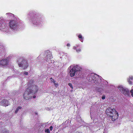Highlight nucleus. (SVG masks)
<instances>
[{
    "instance_id": "nucleus-1",
    "label": "nucleus",
    "mask_w": 133,
    "mask_h": 133,
    "mask_svg": "<svg viewBox=\"0 0 133 133\" xmlns=\"http://www.w3.org/2000/svg\"><path fill=\"white\" fill-rule=\"evenodd\" d=\"M34 88L35 89H33L31 90L30 88H28L26 90L23 95L24 98L26 99H29L32 97V95L36 93L38 90V88L36 86H34Z\"/></svg>"
},
{
    "instance_id": "nucleus-2",
    "label": "nucleus",
    "mask_w": 133,
    "mask_h": 133,
    "mask_svg": "<svg viewBox=\"0 0 133 133\" xmlns=\"http://www.w3.org/2000/svg\"><path fill=\"white\" fill-rule=\"evenodd\" d=\"M106 113L109 116L110 118H111L112 121H114L118 118V113L114 108L111 107L107 109Z\"/></svg>"
},
{
    "instance_id": "nucleus-3",
    "label": "nucleus",
    "mask_w": 133,
    "mask_h": 133,
    "mask_svg": "<svg viewBox=\"0 0 133 133\" xmlns=\"http://www.w3.org/2000/svg\"><path fill=\"white\" fill-rule=\"evenodd\" d=\"M18 61L19 67L22 68L23 69H25L27 67L28 64L27 62L23 58H19Z\"/></svg>"
},
{
    "instance_id": "nucleus-4",
    "label": "nucleus",
    "mask_w": 133,
    "mask_h": 133,
    "mask_svg": "<svg viewBox=\"0 0 133 133\" xmlns=\"http://www.w3.org/2000/svg\"><path fill=\"white\" fill-rule=\"evenodd\" d=\"M0 30L4 32H6L8 30V27L7 25L4 22L3 20H2L3 18L1 17L0 18Z\"/></svg>"
},
{
    "instance_id": "nucleus-5",
    "label": "nucleus",
    "mask_w": 133,
    "mask_h": 133,
    "mask_svg": "<svg viewBox=\"0 0 133 133\" xmlns=\"http://www.w3.org/2000/svg\"><path fill=\"white\" fill-rule=\"evenodd\" d=\"M29 18L30 19H33V23L35 25H37L39 24V20L40 19L37 17H34V14L32 13H30L29 14Z\"/></svg>"
},
{
    "instance_id": "nucleus-6",
    "label": "nucleus",
    "mask_w": 133,
    "mask_h": 133,
    "mask_svg": "<svg viewBox=\"0 0 133 133\" xmlns=\"http://www.w3.org/2000/svg\"><path fill=\"white\" fill-rule=\"evenodd\" d=\"M118 88L121 92L126 96H128L129 94V91L128 89L124 88L122 86H119Z\"/></svg>"
},
{
    "instance_id": "nucleus-7",
    "label": "nucleus",
    "mask_w": 133,
    "mask_h": 133,
    "mask_svg": "<svg viewBox=\"0 0 133 133\" xmlns=\"http://www.w3.org/2000/svg\"><path fill=\"white\" fill-rule=\"evenodd\" d=\"M9 23L10 28L13 30L16 29L18 26L17 22L14 20L10 21Z\"/></svg>"
},
{
    "instance_id": "nucleus-8",
    "label": "nucleus",
    "mask_w": 133,
    "mask_h": 133,
    "mask_svg": "<svg viewBox=\"0 0 133 133\" xmlns=\"http://www.w3.org/2000/svg\"><path fill=\"white\" fill-rule=\"evenodd\" d=\"M45 55H46V56L45 58V59L46 60L51 59L52 58L51 53L49 50L46 51Z\"/></svg>"
},
{
    "instance_id": "nucleus-9",
    "label": "nucleus",
    "mask_w": 133,
    "mask_h": 133,
    "mask_svg": "<svg viewBox=\"0 0 133 133\" xmlns=\"http://www.w3.org/2000/svg\"><path fill=\"white\" fill-rule=\"evenodd\" d=\"M8 63V61L7 59H4L0 61V65L2 66L7 65Z\"/></svg>"
},
{
    "instance_id": "nucleus-10",
    "label": "nucleus",
    "mask_w": 133,
    "mask_h": 133,
    "mask_svg": "<svg viewBox=\"0 0 133 133\" xmlns=\"http://www.w3.org/2000/svg\"><path fill=\"white\" fill-rule=\"evenodd\" d=\"M97 75L94 74H91V76H92L93 83H96L97 82V78L98 76Z\"/></svg>"
},
{
    "instance_id": "nucleus-11",
    "label": "nucleus",
    "mask_w": 133,
    "mask_h": 133,
    "mask_svg": "<svg viewBox=\"0 0 133 133\" xmlns=\"http://www.w3.org/2000/svg\"><path fill=\"white\" fill-rule=\"evenodd\" d=\"M75 67H73L72 69L70 70L69 72L70 76L71 77L75 76V73L76 71L75 70Z\"/></svg>"
},
{
    "instance_id": "nucleus-12",
    "label": "nucleus",
    "mask_w": 133,
    "mask_h": 133,
    "mask_svg": "<svg viewBox=\"0 0 133 133\" xmlns=\"http://www.w3.org/2000/svg\"><path fill=\"white\" fill-rule=\"evenodd\" d=\"M1 105L3 106H6L9 105L8 100L6 99L3 100L1 102Z\"/></svg>"
},
{
    "instance_id": "nucleus-13",
    "label": "nucleus",
    "mask_w": 133,
    "mask_h": 133,
    "mask_svg": "<svg viewBox=\"0 0 133 133\" xmlns=\"http://www.w3.org/2000/svg\"><path fill=\"white\" fill-rule=\"evenodd\" d=\"M82 74V70L79 71H76L75 73V76L76 77H78L81 75Z\"/></svg>"
},
{
    "instance_id": "nucleus-14",
    "label": "nucleus",
    "mask_w": 133,
    "mask_h": 133,
    "mask_svg": "<svg viewBox=\"0 0 133 133\" xmlns=\"http://www.w3.org/2000/svg\"><path fill=\"white\" fill-rule=\"evenodd\" d=\"M73 67H75V70L76 71H78L81 70L82 69L79 65H76V66H74Z\"/></svg>"
},
{
    "instance_id": "nucleus-15",
    "label": "nucleus",
    "mask_w": 133,
    "mask_h": 133,
    "mask_svg": "<svg viewBox=\"0 0 133 133\" xmlns=\"http://www.w3.org/2000/svg\"><path fill=\"white\" fill-rule=\"evenodd\" d=\"M91 74L89 75L87 78V79L89 82H90L92 83H93L92 81V76H91Z\"/></svg>"
},
{
    "instance_id": "nucleus-16",
    "label": "nucleus",
    "mask_w": 133,
    "mask_h": 133,
    "mask_svg": "<svg viewBox=\"0 0 133 133\" xmlns=\"http://www.w3.org/2000/svg\"><path fill=\"white\" fill-rule=\"evenodd\" d=\"M22 107L21 106L18 107L16 109L15 111V113L16 114L19 110H21L22 109Z\"/></svg>"
},
{
    "instance_id": "nucleus-17",
    "label": "nucleus",
    "mask_w": 133,
    "mask_h": 133,
    "mask_svg": "<svg viewBox=\"0 0 133 133\" xmlns=\"http://www.w3.org/2000/svg\"><path fill=\"white\" fill-rule=\"evenodd\" d=\"M2 132V133H10L8 130L5 129L3 130Z\"/></svg>"
},
{
    "instance_id": "nucleus-18",
    "label": "nucleus",
    "mask_w": 133,
    "mask_h": 133,
    "mask_svg": "<svg viewBox=\"0 0 133 133\" xmlns=\"http://www.w3.org/2000/svg\"><path fill=\"white\" fill-rule=\"evenodd\" d=\"M2 49V50H3L5 49L4 47L2 45L0 44V49Z\"/></svg>"
},
{
    "instance_id": "nucleus-19",
    "label": "nucleus",
    "mask_w": 133,
    "mask_h": 133,
    "mask_svg": "<svg viewBox=\"0 0 133 133\" xmlns=\"http://www.w3.org/2000/svg\"><path fill=\"white\" fill-rule=\"evenodd\" d=\"M53 80V83H54L55 86L56 87H57L58 86V84L55 82V81H54V80Z\"/></svg>"
},
{
    "instance_id": "nucleus-20",
    "label": "nucleus",
    "mask_w": 133,
    "mask_h": 133,
    "mask_svg": "<svg viewBox=\"0 0 133 133\" xmlns=\"http://www.w3.org/2000/svg\"><path fill=\"white\" fill-rule=\"evenodd\" d=\"M45 132L47 133H50V131L49 129H46L45 130Z\"/></svg>"
},
{
    "instance_id": "nucleus-21",
    "label": "nucleus",
    "mask_w": 133,
    "mask_h": 133,
    "mask_svg": "<svg viewBox=\"0 0 133 133\" xmlns=\"http://www.w3.org/2000/svg\"><path fill=\"white\" fill-rule=\"evenodd\" d=\"M6 15H8L10 16H13L14 15V14L11 13H8L6 14Z\"/></svg>"
},
{
    "instance_id": "nucleus-22",
    "label": "nucleus",
    "mask_w": 133,
    "mask_h": 133,
    "mask_svg": "<svg viewBox=\"0 0 133 133\" xmlns=\"http://www.w3.org/2000/svg\"><path fill=\"white\" fill-rule=\"evenodd\" d=\"M22 74L25 75H27L28 74V72H23L22 73Z\"/></svg>"
},
{
    "instance_id": "nucleus-23",
    "label": "nucleus",
    "mask_w": 133,
    "mask_h": 133,
    "mask_svg": "<svg viewBox=\"0 0 133 133\" xmlns=\"http://www.w3.org/2000/svg\"><path fill=\"white\" fill-rule=\"evenodd\" d=\"M68 85L69 86H70V88H71L72 89L73 88V87L72 85V84L71 83H69Z\"/></svg>"
},
{
    "instance_id": "nucleus-24",
    "label": "nucleus",
    "mask_w": 133,
    "mask_h": 133,
    "mask_svg": "<svg viewBox=\"0 0 133 133\" xmlns=\"http://www.w3.org/2000/svg\"><path fill=\"white\" fill-rule=\"evenodd\" d=\"M45 109L47 110H51L52 109L51 108L47 107L45 108Z\"/></svg>"
},
{
    "instance_id": "nucleus-25",
    "label": "nucleus",
    "mask_w": 133,
    "mask_h": 133,
    "mask_svg": "<svg viewBox=\"0 0 133 133\" xmlns=\"http://www.w3.org/2000/svg\"><path fill=\"white\" fill-rule=\"evenodd\" d=\"M81 51V50L80 49H78L76 50V51L77 52H79Z\"/></svg>"
},
{
    "instance_id": "nucleus-26",
    "label": "nucleus",
    "mask_w": 133,
    "mask_h": 133,
    "mask_svg": "<svg viewBox=\"0 0 133 133\" xmlns=\"http://www.w3.org/2000/svg\"><path fill=\"white\" fill-rule=\"evenodd\" d=\"M130 79H128V82L129 83V84H132V82L130 81Z\"/></svg>"
},
{
    "instance_id": "nucleus-27",
    "label": "nucleus",
    "mask_w": 133,
    "mask_h": 133,
    "mask_svg": "<svg viewBox=\"0 0 133 133\" xmlns=\"http://www.w3.org/2000/svg\"><path fill=\"white\" fill-rule=\"evenodd\" d=\"M50 129L51 131L53 129V127L52 126H51L50 127Z\"/></svg>"
},
{
    "instance_id": "nucleus-28",
    "label": "nucleus",
    "mask_w": 133,
    "mask_h": 133,
    "mask_svg": "<svg viewBox=\"0 0 133 133\" xmlns=\"http://www.w3.org/2000/svg\"><path fill=\"white\" fill-rule=\"evenodd\" d=\"M78 37L79 38H82V35H79Z\"/></svg>"
},
{
    "instance_id": "nucleus-29",
    "label": "nucleus",
    "mask_w": 133,
    "mask_h": 133,
    "mask_svg": "<svg viewBox=\"0 0 133 133\" xmlns=\"http://www.w3.org/2000/svg\"><path fill=\"white\" fill-rule=\"evenodd\" d=\"M105 96H103L102 97V99H105Z\"/></svg>"
},
{
    "instance_id": "nucleus-30",
    "label": "nucleus",
    "mask_w": 133,
    "mask_h": 133,
    "mask_svg": "<svg viewBox=\"0 0 133 133\" xmlns=\"http://www.w3.org/2000/svg\"><path fill=\"white\" fill-rule=\"evenodd\" d=\"M130 80H132L133 79V77L132 76L130 77Z\"/></svg>"
},
{
    "instance_id": "nucleus-31",
    "label": "nucleus",
    "mask_w": 133,
    "mask_h": 133,
    "mask_svg": "<svg viewBox=\"0 0 133 133\" xmlns=\"http://www.w3.org/2000/svg\"><path fill=\"white\" fill-rule=\"evenodd\" d=\"M50 79L51 80V82L53 83V80H54V79H53L52 78H50Z\"/></svg>"
},
{
    "instance_id": "nucleus-32",
    "label": "nucleus",
    "mask_w": 133,
    "mask_h": 133,
    "mask_svg": "<svg viewBox=\"0 0 133 133\" xmlns=\"http://www.w3.org/2000/svg\"><path fill=\"white\" fill-rule=\"evenodd\" d=\"M130 92L131 93H133V89L131 90Z\"/></svg>"
},
{
    "instance_id": "nucleus-33",
    "label": "nucleus",
    "mask_w": 133,
    "mask_h": 133,
    "mask_svg": "<svg viewBox=\"0 0 133 133\" xmlns=\"http://www.w3.org/2000/svg\"><path fill=\"white\" fill-rule=\"evenodd\" d=\"M70 45L68 43L67 44V46H69Z\"/></svg>"
},
{
    "instance_id": "nucleus-34",
    "label": "nucleus",
    "mask_w": 133,
    "mask_h": 133,
    "mask_svg": "<svg viewBox=\"0 0 133 133\" xmlns=\"http://www.w3.org/2000/svg\"><path fill=\"white\" fill-rule=\"evenodd\" d=\"M73 49H76V46H74V47H73Z\"/></svg>"
},
{
    "instance_id": "nucleus-35",
    "label": "nucleus",
    "mask_w": 133,
    "mask_h": 133,
    "mask_svg": "<svg viewBox=\"0 0 133 133\" xmlns=\"http://www.w3.org/2000/svg\"><path fill=\"white\" fill-rule=\"evenodd\" d=\"M36 96H33V98H36Z\"/></svg>"
},
{
    "instance_id": "nucleus-36",
    "label": "nucleus",
    "mask_w": 133,
    "mask_h": 133,
    "mask_svg": "<svg viewBox=\"0 0 133 133\" xmlns=\"http://www.w3.org/2000/svg\"><path fill=\"white\" fill-rule=\"evenodd\" d=\"M131 95L133 97V93H131Z\"/></svg>"
},
{
    "instance_id": "nucleus-37",
    "label": "nucleus",
    "mask_w": 133,
    "mask_h": 133,
    "mask_svg": "<svg viewBox=\"0 0 133 133\" xmlns=\"http://www.w3.org/2000/svg\"><path fill=\"white\" fill-rule=\"evenodd\" d=\"M71 67H72V66H70L69 68L70 69H71Z\"/></svg>"
},
{
    "instance_id": "nucleus-38",
    "label": "nucleus",
    "mask_w": 133,
    "mask_h": 133,
    "mask_svg": "<svg viewBox=\"0 0 133 133\" xmlns=\"http://www.w3.org/2000/svg\"><path fill=\"white\" fill-rule=\"evenodd\" d=\"M72 90H71V92H72Z\"/></svg>"
},
{
    "instance_id": "nucleus-39",
    "label": "nucleus",
    "mask_w": 133,
    "mask_h": 133,
    "mask_svg": "<svg viewBox=\"0 0 133 133\" xmlns=\"http://www.w3.org/2000/svg\"><path fill=\"white\" fill-rule=\"evenodd\" d=\"M31 82H32L33 83V81H31Z\"/></svg>"
},
{
    "instance_id": "nucleus-40",
    "label": "nucleus",
    "mask_w": 133,
    "mask_h": 133,
    "mask_svg": "<svg viewBox=\"0 0 133 133\" xmlns=\"http://www.w3.org/2000/svg\"><path fill=\"white\" fill-rule=\"evenodd\" d=\"M38 57H37V59H38Z\"/></svg>"
}]
</instances>
